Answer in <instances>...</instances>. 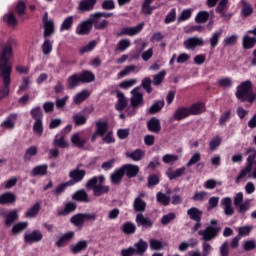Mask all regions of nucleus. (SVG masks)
<instances>
[{
    "label": "nucleus",
    "mask_w": 256,
    "mask_h": 256,
    "mask_svg": "<svg viewBox=\"0 0 256 256\" xmlns=\"http://www.w3.org/2000/svg\"><path fill=\"white\" fill-rule=\"evenodd\" d=\"M13 40L9 39L0 53V77L3 81V88L0 89V101L9 95V85H11V73L13 66L9 64V59L13 57Z\"/></svg>",
    "instance_id": "obj_1"
},
{
    "label": "nucleus",
    "mask_w": 256,
    "mask_h": 256,
    "mask_svg": "<svg viewBox=\"0 0 256 256\" xmlns=\"http://www.w3.org/2000/svg\"><path fill=\"white\" fill-rule=\"evenodd\" d=\"M235 97L242 103H253L256 99V94L253 93V83L250 80L240 83L236 88Z\"/></svg>",
    "instance_id": "obj_2"
},
{
    "label": "nucleus",
    "mask_w": 256,
    "mask_h": 256,
    "mask_svg": "<svg viewBox=\"0 0 256 256\" xmlns=\"http://www.w3.org/2000/svg\"><path fill=\"white\" fill-rule=\"evenodd\" d=\"M105 176H94L86 183V188L93 191L94 197H101L110 191L108 185H105Z\"/></svg>",
    "instance_id": "obj_3"
},
{
    "label": "nucleus",
    "mask_w": 256,
    "mask_h": 256,
    "mask_svg": "<svg viewBox=\"0 0 256 256\" xmlns=\"http://www.w3.org/2000/svg\"><path fill=\"white\" fill-rule=\"evenodd\" d=\"M220 232L219 226H207L206 229L198 231V235L202 237V241H213Z\"/></svg>",
    "instance_id": "obj_4"
},
{
    "label": "nucleus",
    "mask_w": 256,
    "mask_h": 256,
    "mask_svg": "<svg viewBox=\"0 0 256 256\" xmlns=\"http://www.w3.org/2000/svg\"><path fill=\"white\" fill-rule=\"evenodd\" d=\"M81 167H83V164H78L75 169L69 172V177L72 179L70 183H72V185H75V183H81V180L85 179L87 172L85 170H81Z\"/></svg>",
    "instance_id": "obj_5"
},
{
    "label": "nucleus",
    "mask_w": 256,
    "mask_h": 256,
    "mask_svg": "<svg viewBox=\"0 0 256 256\" xmlns=\"http://www.w3.org/2000/svg\"><path fill=\"white\" fill-rule=\"evenodd\" d=\"M205 45V40L201 37H190L184 41V47L185 49H188V51H195L197 47H203Z\"/></svg>",
    "instance_id": "obj_6"
},
{
    "label": "nucleus",
    "mask_w": 256,
    "mask_h": 256,
    "mask_svg": "<svg viewBox=\"0 0 256 256\" xmlns=\"http://www.w3.org/2000/svg\"><path fill=\"white\" fill-rule=\"evenodd\" d=\"M89 18L92 26L94 25V28L100 31H103V29H107L109 25V21L102 19L100 16L97 15L96 12L94 14H91Z\"/></svg>",
    "instance_id": "obj_7"
},
{
    "label": "nucleus",
    "mask_w": 256,
    "mask_h": 256,
    "mask_svg": "<svg viewBox=\"0 0 256 256\" xmlns=\"http://www.w3.org/2000/svg\"><path fill=\"white\" fill-rule=\"evenodd\" d=\"M141 87L137 86L131 90V105L132 107H143V94L139 91Z\"/></svg>",
    "instance_id": "obj_8"
},
{
    "label": "nucleus",
    "mask_w": 256,
    "mask_h": 256,
    "mask_svg": "<svg viewBox=\"0 0 256 256\" xmlns=\"http://www.w3.org/2000/svg\"><path fill=\"white\" fill-rule=\"evenodd\" d=\"M135 222L138 227H143L144 229H151L153 227V220L143 215V213H138L136 215Z\"/></svg>",
    "instance_id": "obj_9"
},
{
    "label": "nucleus",
    "mask_w": 256,
    "mask_h": 256,
    "mask_svg": "<svg viewBox=\"0 0 256 256\" xmlns=\"http://www.w3.org/2000/svg\"><path fill=\"white\" fill-rule=\"evenodd\" d=\"M143 27H145V23H140L135 27H124L120 30L119 35H128L129 37H133V35H137L143 31Z\"/></svg>",
    "instance_id": "obj_10"
},
{
    "label": "nucleus",
    "mask_w": 256,
    "mask_h": 256,
    "mask_svg": "<svg viewBox=\"0 0 256 256\" xmlns=\"http://www.w3.org/2000/svg\"><path fill=\"white\" fill-rule=\"evenodd\" d=\"M228 9L229 0H220L216 7V13H219L220 17L224 19H231V14L227 13Z\"/></svg>",
    "instance_id": "obj_11"
},
{
    "label": "nucleus",
    "mask_w": 256,
    "mask_h": 256,
    "mask_svg": "<svg viewBox=\"0 0 256 256\" xmlns=\"http://www.w3.org/2000/svg\"><path fill=\"white\" fill-rule=\"evenodd\" d=\"M43 234L39 230H34L30 233L24 234V241L25 243H39V241H42Z\"/></svg>",
    "instance_id": "obj_12"
},
{
    "label": "nucleus",
    "mask_w": 256,
    "mask_h": 256,
    "mask_svg": "<svg viewBox=\"0 0 256 256\" xmlns=\"http://www.w3.org/2000/svg\"><path fill=\"white\" fill-rule=\"evenodd\" d=\"M122 171L124 172V175L128 177V179H133V177H137V175H139V166L126 164L122 166Z\"/></svg>",
    "instance_id": "obj_13"
},
{
    "label": "nucleus",
    "mask_w": 256,
    "mask_h": 256,
    "mask_svg": "<svg viewBox=\"0 0 256 256\" xmlns=\"http://www.w3.org/2000/svg\"><path fill=\"white\" fill-rule=\"evenodd\" d=\"M147 249H149V244L143 239H139L136 243H134L135 255L143 256L147 252Z\"/></svg>",
    "instance_id": "obj_14"
},
{
    "label": "nucleus",
    "mask_w": 256,
    "mask_h": 256,
    "mask_svg": "<svg viewBox=\"0 0 256 256\" xmlns=\"http://www.w3.org/2000/svg\"><path fill=\"white\" fill-rule=\"evenodd\" d=\"M92 24L90 18L79 24L76 28V35H89L91 33Z\"/></svg>",
    "instance_id": "obj_15"
},
{
    "label": "nucleus",
    "mask_w": 256,
    "mask_h": 256,
    "mask_svg": "<svg viewBox=\"0 0 256 256\" xmlns=\"http://www.w3.org/2000/svg\"><path fill=\"white\" fill-rule=\"evenodd\" d=\"M73 237H75V232L70 231L65 233L58 239V241H56L55 243L56 247H58L59 249H61V247H65V245L73 241Z\"/></svg>",
    "instance_id": "obj_16"
},
{
    "label": "nucleus",
    "mask_w": 256,
    "mask_h": 256,
    "mask_svg": "<svg viewBox=\"0 0 256 256\" xmlns=\"http://www.w3.org/2000/svg\"><path fill=\"white\" fill-rule=\"evenodd\" d=\"M233 201L230 197H225L221 200V205L224 209V215L231 217L235 213V209L232 206Z\"/></svg>",
    "instance_id": "obj_17"
},
{
    "label": "nucleus",
    "mask_w": 256,
    "mask_h": 256,
    "mask_svg": "<svg viewBox=\"0 0 256 256\" xmlns=\"http://www.w3.org/2000/svg\"><path fill=\"white\" fill-rule=\"evenodd\" d=\"M17 122V114H10L1 124L2 129L12 130L15 129V123Z\"/></svg>",
    "instance_id": "obj_18"
},
{
    "label": "nucleus",
    "mask_w": 256,
    "mask_h": 256,
    "mask_svg": "<svg viewBox=\"0 0 256 256\" xmlns=\"http://www.w3.org/2000/svg\"><path fill=\"white\" fill-rule=\"evenodd\" d=\"M96 4L97 0H82L79 3L78 11H82L83 13L87 11H93V9H95Z\"/></svg>",
    "instance_id": "obj_19"
},
{
    "label": "nucleus",
    "mask_w": 256,
    "mask_h": 256,
    "mask_svg": "<svg viewBox=\"0 0 256 256\" xmlns=\"http://www.w3.org/2000/svg\"><path fill=\"white\" fill-rule=\"evenodd\" d=\"M87 245V240H80L76 244L70 245V251L73 255H79V253L87 249Z\"/></svg>",
    "instance_id": "obj_20"
},
{
    "label": "nucleus",
    "mask_w": 256,
    "mask_h": 256,
    "mask_svg": "<svg viewBox=\"0 0 256 256\" xmlns=\"http://www.w3.org/2000/svg\"><path fill=\"white\" fill-rule=\"evenodd\" d=\"M95 125L96 134H98L99 137H105L107 131H109V122L99 120L95 123Z\"/></svg>",
    "instance_id": "obj_21"
},
{
    "label": "nucleus",
    "mask_w": 256,
    "mask_h": 256,
    "mask_svg": "<svg viewBox=\"0 0 256 256\" xmlns=\"http://www.w3.org/2000/svg\"><path fill=\"white\" fill-rule=\"evenodd\" d=\"M252 173H253V167L246 165V166L240 171V173L238 174L237 178L235 179V183H236L237 185H239V183H240L241 181H243V179H246V178H247V175L249 176L250 179H252V178H251Z\"/></svg>",
    "instance_id": "obj_22"
},
{
    "label": "nucleus",
    "mask_w": 256,
    "mask_h": 256,
    "mask_svg": "<svg viewBox=\"0 0 256 256\" xmlns=\"http://www.w3.org/2000/svg\"><path fill=\"white\" fill-rule=\"evenodd\" d=\"M126 157L135 162L141 161V159L145 157V151L141 150V148H138L134 151L127 152Z\"/></svg>",
    "instance_id": "obj_23"
},
{
    "label": "nucleus",
    "mask_w": 256,
    "mask_h": 256,
    "mask_svg": "<svg viewBox=\"0 0 256 256\" xmlns=\"http://www.w3.org/2000/svg\"><path fill=\"white\" fill-rule=\"evenodd\" d=\"M53 147H59L60 149H65L69 147L67 141H65V134H57L52 142Z\"/></svg>",
    "instance_id": "obj_24"
},
{
    "label": "nucleus",
    "mask_w": 256,
    "mask_h": 256,
    "mask_svg": "<svg viewBox=\"0 0 256 256\" xmlns=\"http://www.w3.org/2000/svg\"><path fill=\"white\" fill-rule=\"evenodd\" d=\"M133 209L136 213H145L147 209V202L141 198H135L133 202Z\"/></svg>",
    "instance_id": "obj_25"
},
{
    "label": "nucleus",
    "mask_w": 256,
    "mask_h": 256,
    "mask_svg": "<svg viewBox=\"0 0 256 256\" xmlns=\"http://www.w3.org/2000/svg\"><path fill=\"white\" fill-rule=\"evenodd\" d=\"M187 215L192 221H201V218L203 217V211L197 207H191L187 210Z\"/></svg>",
    "instance_id": "obj_26"
},
{
    "label": "nucleus",
    "mask_w": 256,
    "mask_h": 256,
    "mask_svg": "<svg viewBox=\"0 0 256 256\" xmlns=\"http://www.w3.org/2000/svg\"><path fill=\"white\" fill-rule=\"evenodd\" d=\"M147 127L151 133H159L161 131V122L159 119L153 117L148 121Z\"/></svg>",
    "instance_id": "obj_27"
},
{
    "label": "nucleus",
    "mask_w": 256,
    "mask_h": 256,
    "mask_svg": "<svg viewBox=\"0 0 256 256\" xmlns=\"http://www.w3.org/2000/svg\"><path fill=\"white\" fill-rule=\"evenodd\" d=\"M189 115H191L189 112V108L180 107V108L176 109L173 117L176 121H181L183 119H186V117H189Z\"/></svg>",
    "instance_id": "obj_28"
},
{
    "label": "nucleus",
    "mask_w": 256,
    "mask_h": 256,
    "mask_svg": "<svg viewBox=\"0 0 256 256\" xmlns=\"http://www.w3.org/2000/svg\"><path fill=\"white\" fill-rule=\"evenodd\" d=\"M17 197L12 192H6L0 195V205H9L11 203H15Z\"/></svg>",
    "instance_id": "obj_29"
},
{
    "label": "nucleus",
    "mask_w": 256,
    "mask_h": 256,
    "mask_svg": "<svg viewBox=\"0 0 256 256\" xmlns=\"http://www.w3.org/2000/svg\"><path fill=\"white\" fill-rule=\"evenodd\" d=\"M53 33H55V23L53 22V20L46 21L44 23V39L51 37Z\"/></svg>",
    "instance_id": "obj_30"
},
{
    "label": "nucleus",
    "mask_w": 256,
    "mask_h": 256,
    "mask_svg": "<svg viewBox=\"0 0 256 256\" xmlns=\"http://www.w3.org/2000/svg\"><path fill=\"white\" fill-rule=\"evenodd\" d=\"M150 243V249H152V251H161L164 247H167V242L163 241V240H157L155 238H152L149 240Z\"/></svg>",
    "instance_id": "obj_31"
},
{
    "label": "nucleus",
    "mask_w": 256,
    "mask_h": 256,
    "mask_svg": "<svg viewBox=\"0 0 256 256\" xmlns=\"http://www.w3.org/2000/svg\"><path fill=\"white\" fill-rule=\"evenodd\" d=\"M124 175L125 173L123 172V168L115 170L110 176L111 183L113 185H119V183H121V181L123 180Z\"/></svg>",
    "instance_id": "obj_32"
},
{
    "label": "nucleus",
    "mask_w": 256,
    "mask_h": 256,
    "mask_svg": "<svg viewBox=\"0 0 256 256\" xmlns=\"http://www.w3.org/2000/svg\"><path fill=\"white\" fill-rule=\"evenodd\" d=\"M78 76L80 77V83H93L95 81V74L89 70L83 71Z\"/></svg>",
    "instance_id": "obj_33"
},
{
    "label": "nucleus",
    "mask_w": 256,
    "mask_h": 256,
    "mask_svg": "<svg viewBox=\"0 0 256 256\" xmlns=\"http://www.w3.org/2000/svg\"><path fill=\"white\" fill-rule=\"evenodd\" d=\"M256 45V38L249 36V34H246L242 38V46L244 49H253Z\"/></svg>",
    "instance_id": "obj_34"
},
{
    "label": "nucleus",
    "mask_w": 256,
    "mask_h": 256,
    "mask_svg": "<svg viewBox=\"0 0 256 256\" xmlns=\"http://www.w3.org/2000/svg\"><path fill=\"white\" fill-rule=\"evenodd\" d=\"M72 119L76 127H81L87 123V116L81 112L74 113Z\"/></svg>",
    "instance_id": "obj_35"
},
{
    "label": "nucleus",
    "mask_w": 256,
    "mask_h": 256,
    "mask_svg": "<svg viewBox=\"0 0 256 256\" xmlns=\"http://www.w3.org/2000/svg\"><path fill=\"white\" fill-rule=\"evenodd\" d=\"M70 223L74 225V227H78V229H81L85 223V218L83 216V213H78L70 218Z\"/></svg>",
    "instance_id": "obj_36"
},
{
    "label": "nucleus",
    "mask_w": 256,
    "mask_h": 256,
    "mask_svg": "<svg viewBox=\"0 0 256 256\" xmlns=\"http://www.w3.org/2000/svg\"><path fill=\"white\" fill-rule=\"evenodd\" d=\"M221 35H223V30H218L212 33L211 37L209 38L211 49H215V47L219 45V40L221 39Z\"/></svg>",
    "instance_id": "obj_37"
},
{
    "label": "nucleus",
    "mask_w": 256,
    "mask_h": 256,
    "mask_svg": "<svg viewBox=\"0 0 256 256\" xmlns=\"http://www.w3.org/2000/svg\"><path fill=\"white\" fill-rule=\"evenodd\" d=\"M242 5L241 14L243 17H251L253 15V7H251V4L247 2V0H241L240 1Z\"/></svg>",
    "instance_id": "obj_38"
},
{
    "label": "nucleus",
    "mask_w": 256,
    "mask_h": 256,
    "mask_svg": "<svg viewBox=\"0 0 256 256\" xmlns=\"http://www.w3.org/2000/svg\"><path fill=\"white\" fill-rule=\"evenodd\" d=\"M233 78L231 77H223L218 80V87L221 89H231L234 85Z\"/></svg>",
    "instance_id": "obj_39"
},
{
    "label": "nucleus",
    "mask_w": 256,
    "mask_h": 256,
    "mask_svg": "<svg viewBox=\"0 0 256 256\" xmlns=\"http://www.w3.org/2000/svg\"><path fill=\"white\" fill-rule=\"evenodd\" d=\"M154 0H144L142 3L141 11L144 13V15H151L157 7L151 6V3H153Z\"/></svg>",
    "instance_id": "obj_40"
},
{
    "label": "nucleus",
    "mask_w": 256,
    "mask_h": 256,
    "mask_svg": "<svg viewBox=\"0 0 256 256\" xmlns=\"http://www.w3.org/2000/svg\"><path fill=\"white\" fill-rule=\"evenodd\" d=\"M71 143L75 147H78L79 149H83V147H85V143H87V141L85 139L81 138V135H79V133H75L71 137Z\"/></svg>",
    "instance_id": "obj_41"
},
{
    "label": "nucleus",
    "mask_w": 256,
    "mask_h": 256,
    "mask_svg": "<svg viewBox=\"0 0 256 256\" xmlns=\"http://www.w3.org/2000/svg\"><path fill=\"white\" fill-rule=\"evenodd\" d=\"M74 201H81L82 203H89V195L85 190H79L73 194Z\"/></svg>",
    "instance_id": "obj_42"
},
{
    "label": "nucleus",
    "mask_w": 256,
    "mask_h": 256,
    "mask_svg": "<svg viewBox=\"0 0 256 256\" xmlns=\"http://www.w3.org/2000/svg\"><path fill=\"white\" fill-rule=\"evenodd\" d=\"M47 175V164L38 165L32 170V177H43Z\"/></svg>",
    "instance_id": "obj_43"
},
{
    "label": "nucleus",
    "mask_w": 256,
    "mask_h": 256,
    "mask_svg": "<svg viewBox=\"0 0 256 256\" xmlns=\"http://www.w3.org/2000/svg\"><path fill=\"white\" fill-rule=\"evenodd\" d=\"M190 115H201L205 111V104L203 103H196L188 108Z\"/></svg>",
    "instance_id": "obj_44"
},
{
    "label": "nucleus",
    "mask_w": 256,
    "mask_h": 256,
    "mask_svg": "<svg viewBox=\"0 0 256 256\" xmlns=\"http://www.w3.org/2000/svg\"><path fill=\"white\" fill-rule=\"evenodd\" d=\"M39 211H41V204L36 203L27 210V212L25 213V217H28L29 219H33L37 217V215L39 214Z\"/></svg>",
    "instance_id": "obj_45"
},
{
    "label": "nucleus",
    "mask_w": 256,
    "mask_h": 256,
    "mask_svg": "<svg viewBox=\"0 0 256 256\" xmlns=\"http://www.w3.org/2000/svg\"><path fill=\"white\" fill-rule=\"evenodd\" d=\"M185 171H187V169L185 167H181L174 171L167 172V177L170 179V181H173V179L183 177V175H185Z\"/></svg>",
    "instance_id": "obj_46"
},
{
    "label": "nucleus",
    "mask_w": 256,
    "mask_h": 256,
    "mask_svg": "<svg viewBox=\"0 0 256 256\" xmlns=\"http://www.w3.org/2000/svg\"><path fill=\"white\" fill-rule=\"evenodd\" d=\"M43 55H51V51H53V41L49 38H45L43 44L41 45Z\"/></svg>",
    "instance_id": "obj_47"
},
{
    "label": "nucleus",
    "mask_w": 256,
    "mask_h": 256,
    "mask_svg": "<svg viewBox=\"0 0 256 256\" xmlns=\"http://www.w3.org/2000/svg\"><path fill=\"white\" fill-rule=\"evenodd\" d=\"M89 95V91L83 90L73 97V103H75V105H81V103H83V101H85Z\"/></svg>",
    "instance_id": "obj_48"
},
{
    "label": "nucleus",
    "mask_w": 256,
    "mask_h": 256,
    "mask_svg": "<svg viewBox=\"0 0 256 256\" xmlns=\"http://www.w3.org/2000/svg\"><path fill=\"white\" fill-rule=\"evenodd\" d=\"M117 98L118 103L116 105V109L118 111H123V109L127 107V98H125V94H123V92H117Z\"/></svg>",
    "instance_id": "obj_49"
},
{
    "label": "nucleus",
    "mask_w": 256,
    "mask_h": 256,
    "mask_svg": "<svg viewBox=\"0 0 256 256\" xmlns=\"http://www.w3.org/2000/svg\"><path fill=\"white\" fill-rule=\"evenodd\" d=\"M165 107V101L159 100L154 102L151 107L149 108V113L151 115H155V113H159Z\"/></svg>",
    "instance_id": "obj_50"
},
{
    "label": "nucleus",
    "mask_w": 256,
    "mask_h": 256,
    "mask_svg": "<svg viewBox=\"0 0 256 256\" xmlns=\"http://www.w3.org/2000/svg\"><path fill=\"white\" fill-rule=\"evenodd\" d=\"M30 115L34 121H43V110L39 106L32 108Z\"/></svg>",
    "instance_id": "obj_51"
},
{
    "label": "nucleus",
    "mask_w": 256,
    "mask_h": 256,
    "mask_svg": "<svg viewBox=\"0 0 256 256\" xmlns=\"http://www.w3.org/2000/svg\"><path fill=\"white\" fill-rule=\"evenodd\" d=\"M37 153H38L37 146H30L25 151L24 161H31V159H33V157H35L37 155Z\"/></svg>",
    "instance_id": "obj_52"
},
{
    "label": "nucleus",
    "mask_w": 256,
    "mask_h": 256,
    "mask_svg": "<svg viewBox=\"0 0 256 256\" xmlns=\"http://www.w3.org/2000/svg\"><path fill=\"white\" fill-rule=\"evenodd\" d=\"M246 155H248L247 160H246L247 161L246 165L248 167H253V165H255L256 150L253 148H249L246 151Z\"/></svg>",
    "instance_id": "obj_53"
},
{
    "label": "nucleus",
    "mask_w": 256,
    "mask_h": 256,
    "mask_svg": "<svg viewBox=\"0 0 256 256\" xmlns=\"http://www.w3.org/2000/svg\"><path fill=\"white\" fill-rule=\"evenodd\" d=\"M80 83H81V78L79 77V74H74V75L68 77V88L69 89H75V87H79Z\"/></svg>",
    "instance_id": "obj_54"
},
{
    "label": "nucleus",
    "mask_w": 256,
    "mask_h": 256,
    "mask_svg": "<svg viewBox=\"0 0 256 256\" xmlns=\"http://www.w3.org/2000/svg\"><path fill=\"white\" fill-rule=\"evenodd\" d=\"M136 230L137 227L133 222H126L122 225V231L123 233H125V235H133Z\"/></svg>",
    "instance_id": "obj_55"
},
{
    "label": "nucleus",
    "mask_w": 256,
    "mask_h": 256,
    "mask_svg": "<svg viewBox=\"0 0 256 256\" xmlns=\"http://www.w3.org/2000/svg\"><path fill=\"white\" fill-rule=\"evenodd\" d=\"M18 219L19 213L17 212V210H12L7 214L5 224L9 227V225H13V223H15V221H17Z\"/></svg>",
    "instance_id": "obj_56"
},
{
    "label": "nucleus",
    "mask_w": 256,
    "mask_h": 256,
    "mask_svg": "<svg viewBox=\"0 0 256 256\" xmlns=\"http://www.w3.org/2000/svg\"><path fill=\"white\" fill-rule=\"evenodd\" d=\"M73 21V16L66 17L60 26V31H69L73 27Z\"/></svg>",
    "instance_id": "obj_57"
},
{
    "label": "nucleus",
    "mask_w": 256,
    "mask_h": 256,
    "mask_svg": "<svg viewBox=\"0 0 256 256\" xmlns=\"http://www.w3.org/2000/svg\"><path fill=\"white\" fill-rule=\"evenodd\" d=\"M156 199L158 203H161V205H164L165 207L171 203V198L162 192L156 194Z\"/></svg>",
    "instance_id": "obj_58"
},
{
    "label": "nucleus",
    "mask_w": 256,
    "mask_h": 256,
    "mask_svg": "<svg viewBox=\"0 0 256 256\" xmlns=\"http://www.w3.org/2000/svg\"><path fill=\"white\" fill-rule=\"evenodd\" d=\"M71 185H73V183L71 182H66V183H62L60 185H58L54 190H53V194L56 197H59V195H62L63 193H65V189H67V187H71Z\"/></svg>",
    "instance_id": "obj_59"
},
{
    "label": "nucleus",
    "mask_w": 256,
    "mask_h": 256,
    "mask_svg": "<svg viewBox=\"0 0 256 256\" xmlns=\"http://www.w3.org/2000/svg\"><path fill=\"white\" fill-rule=\"evenodd\" d=\"M33 133L34 135H37V137H41L43 135V120L34 121Z\"/></svg>",
    "instance_id": "obj_60"
},
{
    "label": "nucleus",
    "mask_w": 256,
    "mask_h": 256,
    "mask_svg": "<svg viewBox=\"0 0 256 256\" xmlns=\"http://www.w3.org/2000/svg\"><path fill=\"white\" fill-rule=\"evenodd\" d=\"M165 75H167V71L162 70L160 71L158 74H156L153 77V85H156V87H159V85H161V83H163V79H165Z\"/></svg>",
    "instance_id": "obj_61"
},
{
    "label": "nucleus",
    "mask_w": 256,
    "mask_h": 256,
    "mask_svg": "<svg viewBox=\"0 0 256 256\" xmlns=\"http://www.w3.org/2000/svg\"><path fill=\"white\" fill-rule=\"evenodd\" d=\"M131 47V40L129 39H122L118 42L116 51H126V49H129Z\"/></svg>",
    "instance_id": "obj_62"
},
{
    "label": "nucleus",
    "mask_w": 256,
    "mask_h": 256,
    "mask_svg": "<svg viewBox=\"0 0 256 256\" xmlns=\"http://www.w3.org/2000/svg\"><path fill=\"white\" fill-rule=\"evenodd\" d=\"M251 231H253V226H240L238 227V237H249Z\"/></svg>",
    "instance_id": "obj_63"
},
{
    "label": "nucleus",
    "mask_w": 256,
    "mask_h": 256,
    "mask_svg": "<svg viewBox=\"0 0 256 256\" xmlns=\"http://www.w3.org/2000/svg\"><path fill=\"white\" fill-rule=\"evenodd\" d=\"M208 20L209 12L207 11H200L195 17L196 23H207Z\"/></svg>",
    "instance_id": "obj_64"
}]
</instances>
